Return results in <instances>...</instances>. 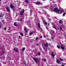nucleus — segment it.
Listing matches in <instances>:
<instances>
[{"mask_svg":"<svg viewBox=\"0 0 66 66\" xmlns=\"http://www.w3.org/2000/svg\"><path fill=\"white\" fill-rule=\"evenodd\" d=\"M38 28H40V24L39 23V22H38Z\"/></svg>","mask_w":66,"mask_h":66,"instance_id":"f8f14e48","label":"nucleus"},{"mask_svg":"<svg viewBox=\"0 0 66 66\" xmlns=\"http://www.w3.org/2000/svg\"><path fill=\"white\" fill-rule=\"evenodd\" d=\"M44 24L46 26H47V22H45L44 23Z\"/></svg>","mask_w":66,"mask_h":66,"instance_id":"b1692460","label":"nucleus"},{"mask_svg":"<svg viewBox=\"0 0 66 66\" xmlns=\"http://www.w3.org/2000/svg\"><path fill=\"white\" fill-rule=\"evenodd\" d=\"M57 47L58 48H59V49H60V46H57Z\"/></svg>","mask_w":66,"mask_h":66,"instance_id":"5701e85b","label":"nucleus"},{"mask_svg":"<svg viewBox=\"0 0 66 66\" xmlns=\"http://www.w3.org/2000/svg\"><path fill=\"white\" fill-rule=\"evenodd\" d=\"M25 48L24 47L22 49V51H24V50H25Z\"/></svg>","mask_w":66,"mask_h":66,"instance_id":"aec40b11","label":"nucleus"},{"mask_svg":"<svg viewBox=\"0 0 66 66\" xmlns=\"http://www.w3.org/2000/svg\"><path fill=\"white\" fill-rule=\"evenodd\" d=\"M60 29L61 30H62V27H60Z\"/></svg>","mask_w":66,"mask_h":66,"instance_id":"bb28decb","label":"nucleus"},{"mask_svg":"<svg viewBox=\"0 0 66 66\" xmlns=\"http://www.w3.org/2000/svg\"><path fill=\"white\" fill-rule=\"evenodd\" d=\"M33 60H34V61L35 62H36V63L38 62V60L36 58H33Z\"/></svg>","mask_w":66,"mask_h":66,"instance_id":"20e7f679","label":"nucleus"},{"mask_svg":"<svg viewBox=\"0 0 66 66\" xmlns=\"http://www.w3.org/2000/svg\"><path fill=\"white\" fill-rule=\"evenodd\" d=\"M40 38H42V36H40Z\"/></svg>","mask_w":66,"mask_h":66,"instance_id":"2f4dec72","label":"nucleus"},{"mask_svg":"<svg viewBox=\"0 0 66 66\" xmlns=\"http://www.w3.org/2000/svg\"><path fill=\"white\" fill-rule=\"evenodd\" d=\"M39 45V44H37V45L36 46H38Z\"/></svg>","mask_w":66,"mask_h":66,"instance_id":"c9c22d12","label":"nucleus"},{"mask_svg":"<svg viewBox=\"0 0 66 66\" xmlns=\"http://www.w3.org/2000/svg\"><path fill=\"white\" fill-rule=\"evenodd\" d=\"M0 28H1V26H0Z\"/></svg>","mask_w":66,"mask_h":66,"instance_id":"a19ab883","label":"nucleus"},{"mask_svg":"<svg viewBox=\"0 0 66 66\" xmlns=\"http://www.w3.org/2000/svg\"><path fill=\"white\" fill-rule=\"evenodd\" d=\"M19 37L20 38H20H21V37H20V36H19Z\"/></svg>","mask_w":66,"mask_h":66,"instance_id":"7c9ffc66","label":"nucleus"},{"mask_svg":"<svg viewBox=\"0 0 66 66\" xmlns=\"http://www.w3.org/2000/svg\"><path fill=\"white\" fill-rule=\"evenodd\" d=\"M60 46H61V48L63 50H64L65 49V48L64 47V45H63L62 44Z\"/></svg>","mask_w":66,"mask_h":66,"instance_id":"7ed1b4c3","label":"nucleus"},{"mask_svg":"<svg viewBox=\"0 0 66 66\" xmlns=\"http://www.w3.org/2000/svg\"><path fill=\"white\" fill-rule=\"evenodd\" d=\"M48 25H49V23H48Z\"/></svg>","mask_w":66,"mask_h":66,"instance_id":"79ce46f5","label":"nucleus"},{"mask_svg":"<svg viewBox=\"0 0 66 66\" xmlns=\"http://www.w3.org/2000/svg\"><path fill=\"white\" fill-rule=\"evenodd\" d=\"M14 25L15 26H17V24L15 23H14Z\"/></svg>","mask_w":66,"mask_h":66,"instance_id":"393cba45","label":"nucleus"},{"mask_svg":"<svg viewBox=\"0 0 66 66\" xmlns=\"http://www.w3.org/2000/svg\"><path fill=\"white\" fill-rule=\"evenodd\" d=\"M48 45H49L48 43L45 44H44V46H45V47H48Z\"/></svg>","mask_w":66,"mask_h":66,"instance_id":"423d86ee","label":"nucleus"},{"mask_svg":"<svg viewBox=\"0 0 66 66\" xmlns=\"http://www.w3.org/2000/svg\"><path fill=\"white\" fill-rule=\"evenodd\" d=\"M6 10L7 12H10V9L9 7H7L6 8Z\"/></svg>","mask_w":66,"mask_h":66,"instance_id":"0eeeda50","label":"nucleus"},{"mask_svg":"<svg viewBox=\"0 0 66 66\" xmlns=\"http://www.w3.org/2000/svg\"><path fill=\"white\" fill-rule=\"evenodd\" d=\"M59 24L61 23H63V20H60L59 21Z\"/></svg>","mask_w":66,"mask_h":66,"instance_id":"39448f33","label":"nucleus"},{"mask_svg":"<svg viewBox=\"0 0 66 66\" xmlns=\"http://www.w3.org/2000/svg\"><path fill=\"white\" fill-rule=\"evenodd\" d=\"M51 55H52V56L53 57H54L55 56V55H54V54H53V52H52V53Z\"/></svg>","mask_w":66,"mask_h":66,"instance_id":"6e6552de","label":"nucleus"},{"mask_svg":"<svg viewBox=\"0 0 66 66\" xmlns=\"http://www.w3.org/2000/svg\"><path fill=\"white\" fill-rule=\"evenodd\" d=\"M25 1L26 3H27L28 4V3H29V1L28 0H25Z\"/></svg>","mask_w":66,"mask_h":66,"instance_id":"9b49d317","label":"nucleus"},{"mask_svg":"<svg viewBox=\"0 0 66 66\" xmlns=\"http://www.w3.org/2000/svg\"><path fill=\"white\" fill-rule=\"evenodd\" d=\"M54 28L55 29H56V27H55V26H54Z\"/></svg>","mask_w":66,"mask_h":66,"instance_id":"c756f323","label":"nucleus"},{"mask_svg":"<svg viewBox=\"0 0 66 66\" xmlns=\"http://www.w3.org/2000/svg\"><path fill=\"white\" fill-rule=\"evenodd\" d=\"M4 20H3L2 21V22H4Z\"/></svg>","mask_w":66,"mask_h":66,"instance_id":"e433bc0d","label":"nucleus"},{"mask_svg":"<svg viewBox=\"0 0 66 66\" xmlns=\"http://www.w3.org/2000/svg\"><path fill=\"white\" fill-rule=\"evenodd\" d=\"M3 15L2 14H1V15L0 14V17H3Z\"/></svg>","mask_w":66,"mask_h":66,"instance_id":"4468645a","label":"nucleus"},{"mask_svg":"<svg viewBox=\"0 0 66 66\" xmlns=\"http://www.w3.org/2000/svg\"><path fill=\"white\" fill-rule=\"evenodd\" d=\"M62 10H61L60 11V13H61V12H62Z\"/></svg>","mask_w":66,"mask_h":66,"instance_id":"ea45409f","label":"nucleus"},{"mask_svg":"<svg viewBox=\"0 0 66 66\" xmlns=\"http://www.w3.org/2000/svg\"><path fill=\"white\" fill-rule=\"evenodd\" d=\"M65 14H66V13L64 12L63 15V17H64V16H65Z\"/></svg>","mask_w":66,"mask_h":66,"instance_id":"dca6fc26","label":"nucleus"},{"mask_svg":"<svg viewBox=\"0 0 66 66\" xmlns=\"http://www.w3.org/2000/svg\"><path fill=\"white\" fill-rule=\"evenodd\" d=\"M33 32H31L29 34L30 35H31V34H33Z\"/></svg>","mask_w":66,"mask_h":66,"instance_id":"a878e982","label":"nucleus"},{"mask_svg":"<svg viewBox=\"0 0 66 66\" xmlns=\"http://www.w3.org/2000/svg\"><path fill=\"white\" fill-rule=\"evenodd\" d=\"M56 61H57V63H60L59 61V60H56Z\"/></svg>","mask_w":66,"mask_h":66,"instance_id":"4be33fe9","label":"nucleus"},{"mask_svg":"<svg viewBox=\"0 0 66 66\" xmlns=\"http://www.w3.org/2000/svg\"><path fill=\"white\" fill-rule=\"evenodd\" d=\"M37 39H38V38L37 37V38H36V40H37Z\"/></svg>","mask_w":66,"mask_h":66,"instance_id":"cd10ccee","label":"nucleus"},{"mask_svg":"<svg viewBox=\"0 0 66 66\" xmlns=\"http://www.w3.org/2000/svg\"><path fill=\"white\" fill-rule=\"evenodd\" d=\"M43 1H45V0H43Z\"/></svg>","mask_w":66,"mask_h":66,"instance_id":"37998d69","label":"nucleus"},{"mask_svg":"<svg viewBox=\"0 0 66 66\" xmlns=\"http://www.w3.org/2000/svg\"><path fill=\"white\" fill-rule=\"evenodd\" d=\"M36 4H38V5H40V2H37L36 3Z\"/></svg>","mask_w":66,"mask_h":66,"instance_id":"2eb2a0df","label":"nucleus"},{"mask_svg":"<svg viewBox=\"0 0 66 66\" xmlns=\"http://www.w3.org/2000/svg\"><path fill=\"white\" fill-rule=\"evenodd\" d=\"M54 12H57V13H59L60 12V9H58V8L57 7H56L54 8Z\"/></svg>","mask_w":66,"mask_h":66,"instance_id":"f257e3e1","label":"nucleus"},{"mask_svg":"<svg viewBox=\"0 0 66 66\" xmlns=\"http://www.w3.org/2000/svg\"><path fill=\"white\" fill-rule=\"evenodd\" d=\"M45 51H46V52H47V50H45Z\"/></svg>","mask_w":66,"mask_h":66,"instance_id":"58836bf2","label":"nucleus"},{"mask_svg":"<svg viewBox=\"0 0 66 66\" xmlns=\"http://www.w3.org/2000/svg\"><path fill=\"white\" fill-rule=\"evenodd\" d=\"M47 19H48L49 20V21H50V20H50V19H49V18H48Z\"/></svg>","mask_w":66,"mask_h":66,"instance_id":"473e14b6","label":"nucleus"},{"mask_svg":"<svg viewBox=\"0 0 66 66\" xmlns=\"http://www.w3.org/2000/svg\"><path fill=\"white\" fill-rule=\"evenodd\" d=\"M52 27L53 28H54V26H52Z\"/></svg>","mask_w":66,"mask_h":66,"instance_id":"f704fd0d","label":"nucleus"},{"mask_svg":"<svg viewBox=\"0 0 66 66\" xmlns=\"http://www.w3.org/2000/svg\"><path fill=\"white\" fill-rule=\"evenodd\" d=\"M8 57H9V56H8V57H7V58H8Z\"/></svg>","mask_w":66,"mask_h":66,"instance_id":"a18cd8bd","label":"nucleus"},{"mask_svg":"<svg viewBox=\"0 0 66 66\" xmlns=\"http://www.w3.org/2000/svg\"><path fill=\"white\" fill-rule=\"evenodd\" d=\"M10 7H11V8H14V7H15L12 4H11L10 5Z\"/></svg>","mask_w":66,"mask_h":66,"instance_id":"9d476101","label":"nucleus"},{"mask_svg":"<svg viewBox=\"0 0 66 66\" xmlns=\"http://www.w3.org/2000/svg\"><path fill=\"white\" fill-rule=\"evenodd\" d=\"M24 30L25 32H28V30L27 29V28L26 27H25L24 28Z\"/></svg>","mask_w":66,"mask_h":66,"instance_id":"1a4fd4ad","label":"nucleus"},{"mask_svg":"<svg viewBox=\"0 0 66 66\" xmlns=\"http://www.w3.org/2000/svg\"><path fill=\"white\" fill-rule=\"evenodd\" d=\"M4 30H6V27H5L4 28Z\"/></svg>","mask_w":66,"mask_h":66,"instance_id":"c85d7f7f","label":"nucleus"},{"mask_svg":"<svg viewBox=\"0 0 66 66\" xmlns=\"http://www.w3.org/2000/svg\"><path fill=\"white\" fill-rule=\"evenodd\" d=\"M1 1V0H0V1Z\"/></svg>","mask_w":66,"mask_h":66,"instance_id":"49530a36","label":"nucleus"},{"mask_svg":"<svg viewBox=\"0 0 66 66\" xmlns=\"http://www.w3.org/2000/svg\"><path fill=\"white\" fill-rule=\"evenodd\" d=\"M43 61L45 62V61H46V59H43Z\"/></svg>","mask_w":66,"mask_h":66,"instance_id":"6ab92c4d","label":"nucleus"},{"mask_svg":"<svg viewBox=\"0 0 66 66\" xmlns=\"http://www.w3.org/2000/svg\"><path fill=\"white\" fill-rule=\"evenodd\" d=\"M24 13V10H22L20 12V15L22 16L23 15V13Z\"/></svg>","mask_w":66,"mask_h":66,"instance_id":"f03ea898","label":"nucleus"},{"mask_svg":"<svg viewBox=\"0 0 66 66\" xmlns=\"http://www.w3.org/2000/svg\"><path fill=\"white\" fill-rule=\"evenodd\" d=\"M41 4H42V5H43V4L42 3Z\"/></svg>","mask_w":66,"mask_h":66,"instance_id":"c03bdc74","label":"nucleus"},{"mask_svg":"<svg viewBox=\"0 0 66 66\" xmlns=\"http://www.w3.org/2000/svg\"><path fill=\"white\" fill-rule=\"evenodd\" d=\"M13 50H14V51H16V52H18V50L17 49H15V48H13Z\"/></svg>","mask_w":66,"mask_h":66,"instance_id":"ddd939ff","label":"nucleus"},{"mask_svg":"<svg viewBox=\"0 0 66 66\" xmlns=\"http://www.w3.org/2000/svg\"><path fill=\"white\" fill-rule=\"evenodd\" d=\"M44 37H45V38H46V36H44Z\"/></svg>","mask_w":66,"mask_h":66,"instance_id":"4c0bfd02","label":"nucleus"},{"mask_svg":"<svg viewBox=\"0 0 66 66\" xmlns=\"http://www.w3.org/2000/svg\"><path fill=\"white\" fill-rule=\"evenodd\" d=\"M61 66H65L64 65V64H63L61 65Z\"/></svg>","mask_w":66,"mask_h":66,"instance_id":"72a5a7b5","label":"nucleus"},{"mask_svg":"<svg viewBox=\"0 0 66 66\" xmlns=\"http://www.w3.org/2000/svg\"><path fill=\"white\" fill-rule=\"evenodd\" d=\"M20 35H21L22 36H23V33H20Z\"/></svg>","mask_w":66,"mask_h":66,"instance_id":"f3484780","label":"nucleus"},{"mask_svg":"<svg viewBox=\"0 0 66 66\" xmlns=\"http://www.w3.org/2000/svg\"><path fill=\"white\" fill-rule=\"evenodd\" d=\"M38 55H41V54H40V52H39L38 54Z\"/></svg>","mask_w":66,"mask_h":66,"instance_id":"a211bd4d","label":"nucleus"},{"mask_svg":"<svg viewBox=\"0 0 66 66\" xmlns=\"http://www.w3.org/2000/svg\"><path fill=\"white\" fill-rule=\"evenodd\" d=\"M60 61H64V60L62 59H60Z\"/></svg>","mask_w":66,"mask_h":66,"instance_id":"412c9836","label":"nucleus"}]
</instances>
